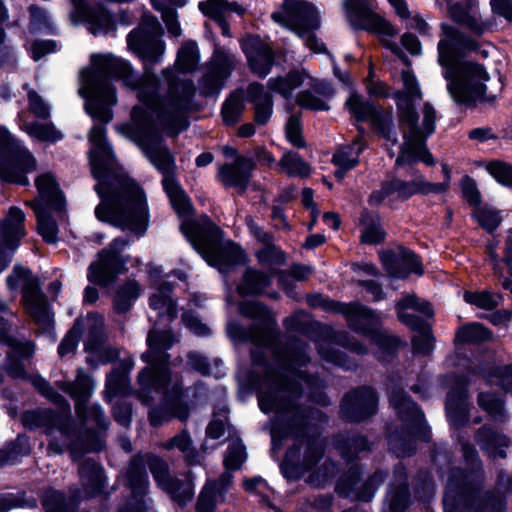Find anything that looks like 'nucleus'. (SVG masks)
Masks as SVG:
<instances>
[{
  "label": "nucleus",
  "mask_w": 512,
  "mask_h": 512,
  "mask_svg": "<svg viewBox=\"0 0 512 512\" xmlns=\"http://www.w3.org/2000/svg\"><path fill=\"white\" fill-rule=\"evenodd\" d=\"M223 154L235 160L234 163L220 165L217 178L224 187L236 188L241 195L250 185L253 171L256 169V161L252 157L241 155L235 147L229 145L223 147Z\"/></svg>",
  "instance_id": "nucleus-20"
},
{
  "label": "nucleus",
  "mask_w": 512,
  "mask_h": 512,
  "mask_svg": "<svg viewBox=\"0 0 512 512\" xmlns=\"http://www.w3.org/2000/svg\"><path fill=\"white\" fill-rule=\"evenodd\" d=\"M379 259L386 273L394 279L405 280L411 274L423 276L425 273L421 256L404 245L398 246L397 252L393 249L381 251Z\"/></svg>",
  "instance_id": "nucleus-23"
},
{
  "label": "nucleus",
  "mask_w": 512,
  "mask_h": 512,
  "mask_svg": "<svg viewBox=\"0 0 512 512\" xmlns=\"http://www.w3.org/2000/svg\"><path fill=\"white\" fill-rule=\"evenodd\" d=\"M72 18L84 21L94 35L107 34L115 29V23L99 1L72 0Z\"/></svg>",
  "instance_id": "nucleus-27"
},
{
  "label": "nucleus",
  "mask_w": 512,
  "mask_h": 512,
  "mask_svg": "<svg viewBox=\"0 0 512 512\" xmlns=\"http://www.w3.org/2000/svg\"><path fill=\"white\" fill-rule=\"evenodd\" d=\"M487 173L501 186L512 189V164L500 159L487 162Z\"/></svg>",
  "instance_id": "nucleus-56"
},
{
  "label": "nucleus",
  "mask_w": 512,
  "mask_h": 512,
  "mask_svg": "<svg viewBox=\"0 0 512 512\" xmlns=\"http://www.w3.org/2000/svg\"><path fill=\"white\" fill-rule=\"evenodd\" d=\"M147 467L156 486L164 492H173L179 488L180 479L172 476L166 460L153 452H137L130 456V500H147L150 480Z\"/></svg>",
  "instance_id": "nucleus-8"
},
{
  "label": "nucleus",
  "mask_w": 512,
  "mask_h": 512,
  "mask_svg": "<svg viewBox=\"0 0 512 512\" xmlns=\"http://www.w3.org/2000/svg\"><path fill=\"white\" fill-rule=\"evenodd\" d=\"M139 389L136 391L130 384V396L137 398L145 406L154 402L152 392L162 395L161 401L166 405L175 419L185 422L190 417L191 402L189 388L183 386L182 380L177 379L172 384V370H169L167 382L161 381L158 374L153 375L149 369H142L137 377Z\"/></svg>",
  "instance_id": "nucleus-7"
},
{
  "label": "nucleus",
  "mask_w": 512,
  "mask_h": 512,
  "mask_svg": "<svg viewBox=\"0 0 512 512\" xmlns=\"http://www.w3.org/2000/svg\"><path fill=\"white\" fill-rule=\"evenodd\" d=\"M25 213L16 206L9 209L4 222L0 221V273L12 260V255L25 236Z\"/></svg>",
  "instance_id": "nucleus-24"
},
{
  "label": "nucleus",
  "mask_w": 512,
  "mask_h": 512,
  "mask_svg": "<svg viewBox=\"0 0 512 512\" xmlns=\"http://www.w3.org/2000/svg\"><path fill=\"white\" fill-rule=\"evenodd\" d=\"M453 383L446 394L445 408L447 418L454 424L463 425L466 421V414L463 407L469 397L470 378L464 373H452Z\"/></svg>",
  "instance_id": "nucleus-32"
},
{
  "label": "nucleus",
  "mask_w": 512,
  "mask_h": 512,
  "mask_svg": "<svg viewBox=\"0 0 512 512\" xmlns=\"http://www.w3.org/2000/svg\"><path fill=\"white\" fill-rule=\"evenodd\" d=\"M9 326L7 322L0 317V342L8 346L6 370L14 378H25L26 371L22 363L23 360L30 358L34 352V346L29 341H19L8 335Z\"/></svg>",
  "instance_id": "nucleus-28"
},
{
  "label": "nucleus",
  "mask_w": 512,
  "mask_h": 512,
  "mask_svg": "<svg viewBox=\"0 0 512 512\" xmlns=\"http://www.w3.org/2000/svg\"><path fill=\"white\" fill-rule=\"evenodd\" d=\"M345 108L356 122H370L380 137L391 142L392 145L398 143L391 106L383 108L369 99H364L357 91H353L345 102Z\"/></svg>",
  "instance_id": "nucleus-15"
},
{
  "label": "nucleus",
  "mask_w": 512,
  "mask_h": 512,
  "mask_svg": "<svg viewBox=\"0 0 512 512\" xmlns=\"http://www.w3.org/2000/svg\"><path fill=\"white\" fill-rule=\"evenodd\" d=\"M297 377L303 381L308 388V399L322 407L330 404V399L325 392V382L318 374H311L305 370H297Z\"/></svg>",
  "instance_id": "nucleus-47"
},
{
  "label": "nucleus",
  "mask_w": 512,
  "mask_h": 512,
  "mask_svg": "<svg viewBox=\"0 0 512 512\" xmlns=\"http://www.w3.org/2000/svg\"><path fill=\"white\" fill-rule=\"evenodd\" d=\"M462 456L465 467H453L449 473L446 491L455 490L477 482H484L483 463L474 445H462Z\"/></svg>",
  "instance_id": "nucleus-26"
},
{
  "label": "nucleus",
  "mask_w": 512,
  "mask_h": 512,
  "mask_svg": "<svg viewBox=\"0 0 512 512\" xmlns=\"http://www.w3.org/2000/svg\"><path fill=\"white\" fill-rule=\"evenodd\" d=\"M306 77L307 73L304 70L300 71L294 68L289 70L285 76L270 78L268 84L273 92L289 99L292 97V92L304 83Z\"/></svg>",
  "instance_id": "nucleus-45"
},
{
  "label": "nucleus",
  "mask_w": 512,
  "mask_h": 512,
  "mask_svg": "<svg viewBox=\"0 0 512 512\" xmlns=\"http://www.w3.org/2000/svg\"><path fill=\"white\" fill-rule=\"evenodd\" d=\"M79 477L84 497H94L103 492L105 486L104 471L94 460L86 459L81 463Z\"/></svg>",
  "instance_id": "nucleus-38"
},
{
  "label": "nucleus",
  "mask_w": 512,
  "mask_h": 512,
  "mask_svg": "<svg viewBox=\"0 0 512 512\" xmlns=\"http://www.w3.org/2000/svg\"><path fill=\"white\" fill-rule=\"evenodd\" d=\"M30 452L28 439L19 435L14 441L0 449V467L15 464Z\"/></svg>",
  "instance_id": "nucleus-50"
},
{
  "label": "nucleus",
  "mask_w": 512,
  "mask_h": 512,
  "mask_svg": "<svg viewBox=\"0 0 512 512\" xmlns=\"http://www.w3.org/2000/svg\"><path fill=\"white\" fill-rule=\"evenodd\" d=\"M28 11L30 14V20L28 24V30L30 33H55V27L51 17L44 8L37 5H31L29 6Z\"/></svg>",
  "instance_id": "nucleus-52"
},
{
  "label": "nucleus",
  "mask_w": 512,
  "mask_h": 512,
  "mask_svg": "<svg viewBox=\"0 0 512 512\" xmlns=\"http://www.w3.org/2000/svg\"><path fill=\"white\" fill-rule=\"evenodd\" d=\"M475 439L480 448L493 459L506 458V448L510 445V438L499 432L496 428L484 424L475 433Z\"/></svg>",
  "instance_id": "nucleus-35"
},
{
  "label": "nucleus",
  "mask_w": 512,
  "mask_h": 512,
  "mask_svg": "<svg viewBox=\"0 0 512 512\" xmlns=\"http://www.w3.org/2000/svg\"><path fill=\"white\" fill-rule=\"evenodd\" d=\"M42 505L46 512H70L62 492L48 488L42 495Z\"/></svg>",
  "instance_id": "nucleus-64"
},
{
  "label": "nucleus",
  "mask_w": 512,
  "mask_h": 512,
  "mask_svg": "<svg viewBox=\"0 0 512 512\" xmlns=\"http://www.w3.org/2000/svg\"><path fill=\"white\" fill-rule=\"evenodd\" d=\"M393 99L396 101L399 126H407L408 133H403L404 140L418 141L420 126L419 113L414 105V100L404 91H395Z\"/></svg>",
  "instance_id": "nucleus-33"
},
{
  "label": "nucleus",
  "mask_w": 512,
  "mask_h": 512,
  "mask_svg": "<svg viewBox=\"0 0 512 512\" xmlns=\"http://www.w3.org/2000/svg\"><path fill=\"white\" fill-rule=\"evenodd\" d=\"M477 404L493 419L504 416V401L494 392H480L477 395Z\"/></svg>",
  "instance_id": "nucleus-60"
},
{
  "label": "nucleus",
  "mask_w": 512,
  "mask_h": 512,
  "mask_svg": "<svg viewBox=\"0 0 512 512\" xmlns=\"http://www.w3.org/2000/svg\"><path fill=\"white\" fill-rule=\"evenodd\" d=\"M273 273L253 267H247L243 274L237 292L241 297H260L266 294V289L272 285Z\"/></svg>",
  "instance_id": "nucleus-36"
},
{
  "label": "nucleus",
  "mask_w": 512,
  "mask_h": 512,
  "mask_svg": "<svg viewBox=\"0 0 512 512\" xmlns=\"http://www.w3.org/2000/svg\"><path fill=\"white\" fill-rule=\"evenodd\" d=\"M472 373L483 378L485 381L499 379L504 383L512 375V363L508 365H497L494 362H480L472 368Z\"/></svg>",
  "instance_id": "nucleus-53"
},
{
  "label": "nucleus",
  "mask_w": 512,
  "mask_h": 512,
  "mask_svg": "<svg viewBox=\"0 0 512 512\" xmlns=\"http://www.w3.org/2000/svg\"><path fill=\"white\" fill-rule=\"evenodd\" d=\"M276 405L281 408L283 414L291 413L290 417L282 418V430L300 443L311 436V431L316 429L309 420L321 421L326 418V414L320 409L300 404L291 397L278 396L275 390H267L259 398V407L264 413H269Z\"/></svg>",
  "instance_id": "nucleus-9"
},
{
  "label": "nucleus",
  "mask_w": 512,
  "mask_h": 512,
  "mask_svg": "<svg viewBox=\"0 0 512 512\" xmlns=\"http://www.w3.org/2000/svg\"><path fill=\"white\" fill-rule=\"evenodd\" d=\"M199 49L197 42L188 40L182 44L177 52L176 63L179 70L182 72H189L194 70L199 61Z\"/></svg>",
  "instance_id": "nucleus-55"
},
{
  "label": "nucleus",
  "mask_w": 512,
  "mask_h": 512,
  "mask_svg": "<svg viewBox=\"0 0 512 512\" xmlns=\"http://www.w3.org/2000/svg\"><path fill=\"white\" fill-rule=\"evenodd\" d=\"M127 240L115 238L106 248L98 253L97 261L89 265L87 278L90 282L108 286L113 283L120 274L125 272V251Z\"/></svg>",
  "instance_id": "nucleus-16"
},
{
  "label": "nucleus",
  "mask_w": 512,
  "mask_h": 512,
  "mask_svg": "<svg viewBox=\"0 0 512 512\" xmlns=\"http://www.w3.org/2000/svg\"><path fill=\"white\" fill-rule=\"evenodd\" d=\"M447 90L458 106L466 108L475 107L477 101L492 103L497 98V94H487L488 87L483 82L456 79L447 84Z\"/></svg>",
  "instance_id": "nucleus-30"
},
{
  "label": "nucleus",
  "mask_w": 512,
  "mask_h": 512,
  "mask_svg": "<svg viewBox=\"0 0 512 512\" xmlns=\"http://www.w3.org/2000/svg\"><path fill=\"white\" fill-rule=\"evenodd\" d=\"M251 73L264 79L276 63L273 48L259 34H249L240 43Z\"/></svg>",
  "instance_id": "nucleus-25"
},
{
  "label": "nucleus",
  "mask_w": 512,
  "mask_h": 512,
  "mask_svg": "<svg viewBox=\"0 0 512 512\" xmlns=\"http://www.w3.org/2000/svg\"><path fill=\"white\" fill-rule=\"evenodd\" d=\"M6 283L10 290L21 287V303L25 312L41 329H50L53 325V313L38 278L33 276L30 270L15 265Z\"/></svg>",
  "instance_id": "nucleus-11"
},
{
  "label": "nucleus",
  "mask_w": 512,
  "mask_h": 512,
  "mask_svg": "<svg viewBox=\"0 0 512 512\" xmlns=\"http://www.w3.org/2000/svg\"><path fill=\"white\" fill-rule=\"evenodd\" d=\"M27 94V108L35 120L28 121L24 119L23 114L19 113V127L31 138L47 143H55L63 139V133L51 121V105L29 84L22 86Z\"/></svg>",
  "instance_id": "nucleus-14"
},
{
  "label": "nucleus",
  "mask_w": 512,
  "mask_h": 512,
  "mask_svg": "<svg viewBox=\"0 0 512 512\" xmlns=\"http://www.w3.org/2000/svg\"><path fill=\"white\" fill-rule=\"evenodd\" d=\"M205 29L206 33H209L211 39L213 40L214 51L212 54V60L214 62V65L218 72L221 73L224 78H227L228 76H230L233 70V62L225 52L224 48L221 47L220 44L218 43L217 38L214 35L213 31L209 29L208 23H205Z\"/></svg>",
  "instance_id": "nucleus-59"
},
{
  "label": "nucleus",
  "mask_w": 512,
  "mask_h": 512,
  "mask_svg": "<svg viewBox=\"0 0 512 512\" xmlns=\"http://www.w3.org/2000/svg\"><path fill=\"white\" fill-rule=\"evenodd\" d=\"M493 337L492 331L480 322L466 323L455 333V344L480 345L489 342Z\"/></svg>",
  "instance_id": "nucleus-44"
},
{
  "label": "nucleus",
  "mask_w": 512,
  "mask_h": 512,
  "mask_svg": "<svg viewBox=\"0 0 512 512\" xmlns=\"http://www.w3.org/2000/svg\"><path fill=\"white\" fill-rule=\"evenodd\" d=\"M441 31L445 36V39L438 43V61L441 66H446L445 58L449 56L448 53L450 52H454L459 57H464L466 51L478 52L480 49L476 40L450 24L442 23Z\"/></svg>",
  "instance_id": "nucleus-31"
},
{
  "label": "nucleus",
  "mask_w": 512,
  "mask_h": 512,
  "mask_svg": "<svg viewBox=\"0 0 512 512\" xmlns=\"http://www.w3.org/2000/svg\"><path fill=\"white\" fill-rule=\"evenodd\" d=\"M271 18L300 37L320 27L317 7L304 0H284L282 12H273Z\"/></svg>",
  "instance_id": "nucleus-17"
},
{
  "label": "nucleus",
  "mask_w": 512,
  "mask_h": 512,
  "mask_svg": "<svg viewBox=\"0 0 512 512\" xmlns=\"http://www.w3.org/2000/svg\"><path fill=\"white\" fill-rule=\"evenodd\" d=\"M247 459L246 446L241 439L237 443L228 446V454L223 460V466L227 471L239 470Z\"/></svg>",
  "instance_id": "nucleus-63"
},
{
  "label": "nucleus",
  "mask_w": 512,
  "mask_h": 512,
  "mask_svg": "<svg viewBox=\"0 0 512 512\" xmlns=\"http://www.w3.org/2000/svg\"><path fill=\"white\" fill-rule=\"evenodd\" d=\"M484 482H477L455 490L446 491L443 497V512H505V495L484 490Z\"/></svg>",
  "instance_id": "nucleus-12"
},
{
  "label": "nucleus",
  "mask_w": 512,
  "mask_h": 512,
  "mask_svg": "<svg viewBox=\"0 0 512 512\" xmlns=\"http://www.w3.org/2000/svg\"><path fill=\"white\" fill-rule=\"evenodd\" d=\"M36 168L37 161L32 153L7 129L0 127V179L28 185L26 174Z\"/></svg>",
  "instance_id": "nucleus-13"
},
{
  "label": "nucleus",
  "mask_w": 512,
  "mask_h": 512,
  "mask_svg": "<svg viewBox=\"0 0 512 512\" xmlns=\"http://www.w3.org/2000/svg\"><path fill=\"white\" fill-rule=\"evenodd\" d=\"M321 309L327 313L344 316L348 328L353 332H355L363 318L372 314V308L363 305L359 301L345 303L331 299L329 296H324Z\"/></svg>",
  "instance_id": "nucleus-34"
},
{
  "label": "nucleus",
  "mask_w": 512,
  "mask_h": 512,
  "mask_svg": "<svg viewBox=\"0 0 512 512\" xmlns=\"http://www.w3.org/2000/svg\"><path fill=\"white\" fill-rule=\"evenodd\" d=\"M180 232L191 247L211 266L222 274H228L248 263V255L239 243L230 241L217 248L223 238V230L207 214L180 224Z\"/></svg>",
  "instance_id": "nucleus-5"
},
{
  "label": "nucleus",
  "mask_w": 512,
  "mask_h": 512,
  "mask_svg": "<svg viewBox=\"0 0 512 512\" xmlns=\"http://www.w3.org/2000/svg\"><path fill=\"white\" fill-rule=\"evenodd\" d=\"M306 442L305 450L301 462L304 467L310 472L317 467L318 463L322 460L325 447L318 442L316 436L311 435L304 440Z\"/></svg>",
  "instance_id": "nucleus-58"
},
{
  "label": "nucleus",
  "mask_w": 512,
  "mask_h": 512,
  "mask_svg": "<svg viewBox=\"0 0 512 512\" xmlns=\"http://www.w3.org/2000/svg\"><path fill=\"white\" fill-rule=\"evenodd\" d=\"M392 182L397 198L401 202H406L415 195L427 196L431 193L434 194L432 182L427 181L422 174L418 178L409 181L393 177Z\"/></svg>",
  "instance_id": "nucleus-42"
},
{
  "label": "nucleus",
  "mask_w": 512,
  "mask_h": 512,
  "mask_svg": "<svg viewBox=\"0 0 512 512\" xmlns=\"http://www.w3.org/2000/svg\"><path fill=\"white\" fill-rule=\"evenodd\" d=\"M35 186L39 199L44 201L47 207L55 211L63 210L65 205L64 196L52 173L46 172L38 175L35 179Z\"/></svg>",
  "instance_id": "nucleus-39"
},
{
  "label": "nucleus",
  "mask_w": 512,
  "mask_h": 512,
  "mask_svg": "<svg viewBox=\"0 0 512 512\" xmlns=\"http://www.w3.org/2000/svg\"><path fill=\"white\" fill-rule=\"evenodd\" d=\"M391 403L405 415L401 416V427L396 428L387 436L389 448L402 457L414 456L417 452V440L424 443L431 441V428L425 421L423 411L406 391H394Z\"/></svg>",
  "instance_id": "nucleus-6"
},
{
  "label": "nucleus",
  "mask_w": 512,
  "mask_h": 512,
  "mask_svg": "<svg viewBox=\"0 0 512 512\" xmlns=\"http://www.w3.org/2000/svg\"><path fill=\"white\" fill-rule=\"evenodd\" d=\"M171 330H150L146 338L148 350L142 354V360L148 364L143 369H149L153 375L158 374L161 381L167 382L171 356L167 352L173 345Z\"/></svg>",
  "instance_id": "nucleus-21"
},
{
  "label": "nucleus",
  "mask_w": 512,
  "mask_h": 512,
  "mask_svg": "<svg viewBox=\"0 0 512 512\" xmlns=\"http://www.w3.org/2000/svg\"><path fill=\"white\" fill-rule=\"evenodd\" d=\"M128 67L124 60L112 54H93L90 65L80 71L78 94L85 99V111L103 124L112 120L111 106L116 96L111 81L122 79Z\"/></svg>",
  "instance_id": "nucleus-4"
},
{
  "label": "nucleus",
  "mask_w": 512,
  "mask_h": 512,
  "mask_svg": "<svg viewBox=\"0 0 512 512\" xmlns=\"http://www.w3.org/2000/svg\"><path fill=\"white\" fill-rule=\"evenodd\" d=\"M363 475L364 472L361 464L354 463L350 465L336 480L335 493L340 498H350L351 494L355 493L357 486L362 482Z\"/></svg>",
  "instance_id": "nucleus-46"
},
{
  "label": "nucleus",
  "mask_w": 512,
  "mask_h": 512,
  "mask_svg": "<svg viewBox=\"0 0 512 512\" xmlns=\"http://www.w3.org/2000/svg\"><path fill=\"white\" fill-rule=\"evenodd\" d=\"M278 165L280 170L289 177L307 178L311 174L310 164L299 153L292 150L282 155Z\"/></svg>",
  "instance_id": "nucleus-48"
},
{
  "label": "nucleus",
  "mask_w": 512,
  "mask_h": 512,
  "mask_svg": "<svg viewBox=\"0 0 512 512\" xmlns=\"http://www.w3.org/2000/svg\"><path fill=\"white\" fill-rule=\"evenodd\" d=\"M88 139L92 144L89 152L91 170L99 184L97 193L101 203L95 208L98 220L125 230L128 227V181L119 173L116 159L106 141L103 125H94Z\"/></svg>",
  "instance_id": "nucleus-3"
},
{
  "label": "nucleus",
  "mask_w": 512,
  "mask_h": 512,
  "mask_svg": "<svg viewBox=\"0 0 512 512\" xmlns=\"http://www.w3.org/2000/svg\"><path fill=\"white\" fill-rule=\"evenodd\" d=\"M32 383L43 396L62 409L60 413L45 409L27 411L22 415L24 426L30 429L45 428V433L50 437L47 447L49 454L60 455L68 449L76 461L86 452L101 449L102 432L106 428L105 415L98 405H88L94 384L83 368L77 369L74 381L56 382L57 387L75 401L79 428L71 418L70 404L62 395L40 377L33 378Z\"/></svg>",
  "instance_id": "nucleus-1"
},
{
  "label": "nucleus",
  "mask_w": 512,
  "mask_h": 512,
  "mask_svg": "<svg viewBox=\"0 0 512 512\" xmlns=\"http://www.w3.org/2000/svg\"><path fill=\"white\" fill-rule=\"evenodd\" d=\"M472 218L477 221L483 230L492 236L495 235L503 220L499 210L482 205L473 210Z\"/></svg>",
  "instance_id": "nucleus-51"
},
{
  "label": "nucleus",
  "mask_w": 512,
  "mask_h": 512,
  "mask_svg": "<svg viewBox=\"0 0 512 512\" xmlns=\"http://www.w3.org/2000/svg\"><path fill=\"white\" fill-rule=\"evenodd\" d=\"M379 396L369 385L355 387L344 394L339 406L341 418L351 424L368 421L378 412Z\"/></svg>",
  "instance_id": "nucleus-18"
},
{
  "label": "nucleus",
  "mask_w": 512,
  "mask_h": 512,
  "mask_svg": "<svg viewBox=\"0 0 512 512\" xmlns=\"http://www.w3.org/2000/svg\"><path fill=\"white\" fill-rule=\"evenodd\" d=\"M130 33L136 38L162 40L164 30L158 18L150 13L143 16L139 29H133Z\"/></svg>",
  "instance_id": "nucleus-57"
},
{
  "label": "nucleus",
  "mask_w": 512,
  "mask_h": 512,
  "mask_svg": "<svg viewBox=\"0 0 512 512\" xmlns=\"http://www.w3.org/2000/svg\"><path fill=\"white\" fill-rule=\"evenodd\" d=\"M386 477L387 472L385 470L376 469L367 477L360 488L355 491V500L365 503L371 502Z\"/></svg>",
  "instance_id": "nucleus-54"
},
{
  "label": "nucleus",
  "mask_w": 512,
  "mask_h": 512,
  "mask_svg": "<svg viewBox=\"0 0 512 512\" xmlns=\"http://www.w3.org/2000/svg\"><path fill=\"white\" fill-rule=\"evenodd\" d=\"M245 102H248L247 89L237 88L230 92L221 106V117L226 126H234L240 121L245 111Z\"/></svg>",
  "instance_id": "nucleus-41"
},
{
  "label": "nucleus",
  "mask_w": 512,
  "mask_h": 512,
  "mask_svg": "<svg viewBox=\"0 0 512 512\" xmlns=\"http://www.w3.org/2000/svg\"><path fill=\"white\" fill-rule=\"evenodd\" d=\"M347 21L356 31L395 37L398 31L385 17L373 11L371 0H345Z\"/></svg>",
  "instance_id": "nucleus-19"
},
{
  "label": "nucleus",
  "mask_w": 512,
  "mask_h": 512,
  "mask_svg": "<svg viewBox=\"0 0 512 512\" xmlns=\"http://www.w3.org/2000/svg\"><path fill=\"white\" fill-rule=\"evenodd\" d=\"M239 313L254 320L260 328L269 329L276 324L271 309L265 303L258 300H246L239 304Z\"/></svg>",
  "instance_id": "nucleus-43"
},
{
  "label": "nucleus",
  "mask_w": 512,
  "mask_h": 512,
  "mask_svg": "<svg viewBox=\"0 0 512 512\" xmlns=\"http://www.w3.org/2000/svg\"><path fill=\"white\" fill-rule=\"evenodd\" d=\"M247 98L248 103L253 105L255 124H267L273 113L272 95L262 83L254 81L247 86Z\"/></svg>",
  "instance_id": "nucleus-37"
},
{
  "label": "nucleus",
  "mask_w": 512,
  "mask_h": 512,
  "mask_svg": "<svg viewBox=\"0 0 512 512\" xmlns=\"http://www.w3.org/2000/svg\"><path fill=\"white\" fill-rule=\"evenodd\" d=\"M196 86L192 79L177 78L169 83L168 99L159 106L140 109L134 106L130 118H139L138 141L155 168L163 174L177 170L175 156L164 143V134L177 138L190 127L189 112H198L199 104L194 101Z\"/></svg>",
  "instance_id": "nucleus-2"
},
{
  "label": "nucleus",
  "mask_w": 512,
  "mask_h": 512,
  "mask_svg": "<svg viewBox=\"0 0 512 512\" xmlns=\"http://www.w3.org/2000/svg\"><path fill=\"white\" fill-rule=\"evenodd\" d=\"M408 328L418 333L411 338L412 352L415 355H429L433 351L435 343L432 326L429 322L422 317H414Z\"/></svg>",
  "instance_id": "nucleus-40"
},
{
  "label": "nucleus",
  "mask_w": 512,
  "mask_h": 512,
  "mask_svg": "<svg viewBox=\"0 0 512 512\" xmlns=\"http://www.w3.org/2000/svg\"><path fill=\"white\" fill-rule=\"evenodd\" d=\"M285 138L295 148H306L303 125L299 115H290L285 123Z\"/></svg>",
  "instance_id": "nucleus-61"
},
{
  "label": "nucleus",
  "mask_w": 512,
  "mask_h": 512,
  "mask_svg": "<svg viewBox=\"0 0 512 512\" xmlns=\"http://www.w3.org/2000/svg\"><path fill=\"white\" fill-rule=\"evenodd\" d=\"M169 201L174 212L180 219H182L181 224L184 221L194 219L193 216L195 214V208L191 198L185 190L171 196Z\"/></svg>",
  "instance_id": "nucleus-62"
},
{
  "label": "nucleus",
  "mask_w": 512,
  "mask_h": 512,
  "mask_svg": "<svg viewBox=\"0 0 512 512\" xmlns=\"http://www.w3.org/2000/svg\"><path fill=\"white\" fill-rule=\"evenodd\" d=\"M379 316L372 309V314L362 319L354 333L360 334L377 346L381 361L392 362L399 350L407 346V342L398 335L382 331Z\"/></svg>",
  "instance_id": "nucleus-22"
},
{
  "label": "nucleus",
  "mask_w": 512,
  "mask_h": 512,
  "mask_svg": "<svg viewBox=\"0 0 512 512\" xmlns=\"http://www.w3.org/2000/svg\"><path fill=\"white\" fill-rule=\"evenodd\" d=\"M164 51L163 40L136 38L130 33V52L140 60L143 68L140 75L130 64V91H139L140 101L156 94L159 80L155 66L161 62Z\"/></svg>",
  "instance_id": "nucleus-10"
},
{
  "label": "nucleus",
  "mask_w": 512,
  "mask_h": 512,
  "mask_svg": "<svg viewBox=\"0 0 512 512\" xmlns=\"http://www.w3.org/2000/svg\"><path fill=\"white\" fill-rule=\"evenodd\" d=\"M149 225L150 211L145 190L136 179L130 177V238L143 237Z\"/></svg>",
  "instance_id": "nucleus-29"
},
{
  "label": "nucleus",
  "mask_w": 512,
  "mask_h": 512,
  "mask_svg": "<svg viewBox=\"0 0 512 512\" xmlns=\"http://www.w3.org/2000/svg\"><path fill=\"white\" fill-rule=\"evenodd\" d=\"M390 512H406L412 504L409 483L391 482L388 486Z\"/></svg>",
  "instance_id": "nucleus-49"
}]
</instances>
